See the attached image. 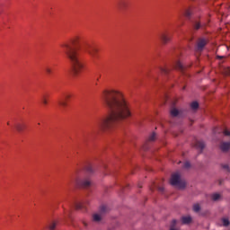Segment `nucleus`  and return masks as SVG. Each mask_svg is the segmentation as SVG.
Instances as JSON below:
<instances>
[{"label": "nucleus", "mask_w": 230, "mask_h": 230, "mask_svg": "<svg viewBox=\"0 0 230 230\" xmlns=\"http://www.w3.org/2000/svg\"><path fill=\"white\" fill-rule=\"evenodd\" d=\"M102 98L109 114L99 119L96 128H93L90 134H98L99 130L101 132H112L117 123L125 121L132 116L130 103L127 102L123 93L116 90H104Z\"/></svg>", "instance_id": "nucleus-1"}, {"label": "nucleus", "mask_w": 230, "mask_h": 230, "mask_svg": "<svg viewBox=\"0 0 230 230\" xmlns=\"http://www.w3.org/2000/svg\"><path fill=\"white\" fill-rule=\"evenodd\" d=\"M61 48L71 64L72 74L74 76H80L84 69V62H82L80 56L78 55V48H81L90 55L93 64H96L100 57L98 55L99 49L97 47L87 42L82 43L79 36H75L69 41L61 44Z\"/></svg>", "instance_id": "nucleus-2"}, {"label": "nucleus", "mask_w": 230, "mask_h": 230, "mask_svg": "<svg viewBox=\"0 0 230 230\" xmlns=\"http://www.w3.org/2000/svg\"><path fill=\"white\" fill-rule=\"evenodd\" d=\"M91 184L90 179L79 180L75 177L71 178L67 182V186H79L80 188H91Z\"/></svg>", "instance_id": "nucleus-3"}, {"label": "nucleus", "mask_w": 230, "mask_h": 230, "mask_svg": "<svg viewBox=\"0 0 230 230\" xmlns=\"http://www.w3.org/2000/svg\"><path fill=\"white\" fill-rule=\"evenodd\" d=\"M171 184L172 186H176L180 190H184L186 188V181L181 179V174L179 172H175L171 177Z\"/></svg>", "instance_id": "nucleus-4"}, {"label": "nucleus", "mask_w": 230, "mask_h": 230, "mask_svg": "<svg viewBox=\"0 0 230 230\" xmlns=\"http://www.w3.org/2000/svg\"><path fill=\"white\" fill-rule=\"evenodd\" d=\"M109 213V207L106 205H102L99 208V213H95L93 215V222H102V218H103V215Z\"/></svg>", "instance_id": "nucleus-5"}, {"label": "nucleus", "mask_w": 230, "mask_h": 230, "mask_svg": "<svg viewBox=\"0 0 230 230\" xmlns=\"http://www.w3.org/2000/svg\"><path fill=\"white\" fill-rule=\"evenodd\" d=\"M175 57H176V59L173 61L172 63V67L174 69H178V71H184V66H182V64L181 63V61H179V56L181 55V53L179 52V50H176L175 52Z\"/></svg>", "instance_id": "nucleus-6"}, {"label": "nucleus", "mask_w": 230, "mask_h": 230, "mask_svg": "<svg viewBox=\"0 0 230 230\" xmlns=\"http://www.w3.org/2000/svg\"><path fill=\"white\" fill-rule=\"evenodd\" d=\"M159 39L163 44H168L172 40V34L168 31H163L159 34Z\"/></svg>", "instance_id": "nucleus-7"}, {"label": "nucleus", "mask_w": 230, "mask_h": 230, "mask_svg": "<svg viewBox=\"0 0 230 230\" xmlns=\"http://www.w3.org/2000/svg\"><path fill=\"white\" fill-rule=\"evenodd\" d=\"M206 44H208V40L204 38L199 39L196 46V51H202L206 48Z\"/></svg>", "instance_id": "nucleus-8"}, {"label": "nucleus", "mask_w": 230, "mask_h": 230, "mask_svg": "<svg viewBox=\"0 0 230 230\" xmlns=\"http://www.w3.org/2000/svg\"><path fill=\"white\" fill-rule=\"evenodd\" d=\"M71 98V93H65L64 94V99H60L58 101V105L62 107V109H66L67 107V101Z\"/></svg>", "instance_id": "nucleus-9"}, {"label": "nucleus", "mask_w": 230, "mask_h": 230, "mask_svg": "<svg viewBox=\"0 0 230 230\" xmlns=\"http://www.w3.org/2000/svg\"><path fill=\"white\" fill-rule=\"evenodd\" d=\"M118 8L120 12H123L128 8V2L127 0H119L118 3Z\"/></svg>", "instance_id": "nucleus-10"}, {"label": "nucleus", "mask_w": 230, "mask_h": 230, "mask_svg": "<svg viewBox=\"0 0 230 230\" xmlns=\"http://www.w3.org/2000/svg\"><path fill=\"white\" fill-rule=\"evenodd\" d=\"M88 202H78V201H75L73 203L72 206H74V208H75V209H84L85 208V206H87Z\"/></svg>", "instance_id": "nucleus-11"}, {"label": "nucleus", "mask_w": 230, "mask_h": 230, "mask_svg": "<svg viewBox=\"0 0 230 230\" xmlns=\"http://www.w3.org/2000/svg\"><path fill=\"white\" fill-rule=\"evenodd\" d=\"M204 26H206V24H202V23H200V22H199L197 20H194L192 22L193 30L199 31V30H200V28H204Z\"/></svg>", "instance_id": "nucleus-12"}, {"label": "nucleus", "mask_w": 230, "mask_h": 230, "mask_svg": "<svg viewBox=\"0 0 230 230\" xmlns=\"http://www.w3.org/2000/svg\"><path fill=\"white\" fill-rule=\"evenodd\" d=\"M220 148H221L222 152H227V150H229V148H230V142L221 143Z\"/></svg>", "instance_id": "nucleus-13"}, {"label": "nucleus", "mask_w": 230, "mask_h": 230, "mask_svg": "<svg viewBox=\"0 0 230 230\" xmlns=\"http://www.w3.org/2000/svg\"><path fill=\"white\" fill-rule=\"evenodd\" d=\"M205 146H206V145L204 144V141H196L195 147L198 150H200V152H202V150H204Z\"/></svg>", "instance_id": "nucleus-14"}, {"label": "nucleus", "mask_w": 230, "mask_h": 230, "mask_svg": "<svg viewBox=\"0 0 230 230\" xmlns=\"http://www.w3.org/2000/svg\"><path fill=\"white\" fill-rule=\"evenodd\" d=\"M26 126L24 125V124H22V123H16L15 125H14V128H16V130L18 131V132H22L23 130H24V128H25Z\"/></svg>", "instance_id": "nucleus-15"}, {"label": "nucleus", "mask_w": 230, "mask_h": 230, "mask_svg": "<svg viewBox=\"0 0 230 230\" xmlns=\"http://www.w3.org/2000/svg\"><path fill=\"white\" fill-rule=\"evenodd\" d=\"M191 220L192 218L190 216H185L181 217L182 224H191Z\"/></svg>", "instance_id": "nucleus-16"}, {"label": "nucleus", "mask_w": 230, "mask_h": 230, "mask_svg": "<svg viewBox=\"0 0 230 230\" xmlns=\"http://www.w3.org/2000/svg\"><path fill=\"white\" fill-rule=\"evenodd\" d=\"M211 199H212V200L217 202V200H220L222 199V195H220L218 193H214V194H212Z\"/></svg>", "instance_id": "nucleus-17"}, {"label": "nucleus", "mask_w": 230, "mask_h": 230, "mask_svg": "<svg viewBox=\"0 0 230 230\" xmlns=\"http://www.w3.org/2000/svg\"><path fill=\"white\" fill-rule=\"evenodd\" d=\"M221 220H222V224H223L224 227H229V226H230L229 218L223 217Z\"/></svg>", "instance_id": "nucleus-18"}, {"label": "nucleus", "mask_w": 230, "mask_h": 230, "mask_svg": "<svg viewBox=\"0 0 230 230\" xmlns=\"http://www.w3.org/2000/svg\"><path fill=\"white\" fill-rule=\"evenodd\" d=\"M171 116L172 118H177V116H179V110L173 108L172 110H171Z\"/></svg>", "instance_id": "nucleus-19"}, {"label": "nucleus", "mask_w": 230, "mask_h": 230, "mask_svg": "<svg viewBox=\"0 0 230 230\" xmlns=\"http://www.w3.org/2000/svg\"><path fill=\"white\" fill-rule=\"evenodd\" d=\"M160 71L163 75H168V73H170V68H168V66L160 67Z\"/></svg>", "instance_id": "nucleus-20"}, {"label": "nucleus", "mask_w": 230, "mask_h": 230, "mask_svg": "<svg viewBox=\"0 0 230 230\" xmlns=\"http://www.w3.org/2000/svg\"><path fill=\"white\" fill-rule=\"evenodd\" d=\"M192 209L194 213H199L200 211V205L199 203L194 204Z\"/></svg>", "instance_id": "nucleus-21"}, {"label": "nucleus", "mask_w": 230, "mask_h": 230, "mask_svg": "<svg viewBox=\"0 0 230 230\" xmlns=\"http://www.w3.org/2000/svg\"><path fill=\"white\" fill-rule=\"evenodd\" d=\"M185 17H187L188 19H190V17H191V15H193V12H191V10L187 9L184 13Z\"/></svg>", "instance_id": "nucleus-22"}, {"label": "nucleus", "mask_w": 230, "mask_h": 230, "mask_svg": "<svg viewBox=\"0 0 230 230\" xmlns=\"http://www.w3.org/2000/svg\"><path fill=\"white\" fill-rule=\"evenodd\" d=\"M190 108L192 109V111H197V109H199V102H191Z\"/></svg>", "instance_id": "nucleus-23"}, {"label": "nucleus", "mask_w": 230, "mask_h": 230, "mask_svg": "<svg viewBox=\"0 0 230 230\" xmlns=\"http://www.w3.org/2000/svg\"><path fill=\"white\" fill-rule=\"evenodd\" d=\"M221 166H222L223 170H225V172H227V173H230L229 164H223Z\"/></svg>", "instance_id": "nucleus-24"}, {"label": "nucleus", "mask_w": 230, "mask_h": 230, "mask_svg": "<svg viewBox=\"0 0 230 230\" xmlns=\"http://www.w3.org/2000/svg\"><path fill=\"white\" fill-rule=\"evenodd\" d=\"M57 227V222H52L49 226V230H55V228Z\"/></svg>", "instance_id": "nucleus-25"}, {"label": "nucleus", "mask_w": 230, "mask_h": 230, "mask_svg": "<svg viewBox=\"0 0 230 230\" xmlns=\"http://www.w3.org/2000/svg\"><path fill=\"white\" fill-rule=\"evenodd\" d=\"M156 137L155 133H152L149 137H148V141H155Z\"/></svg>", "instance_id": "nucleus-26"}, {"label": "nucleus", "mask_w": 230, "mask_h": 230, "mask_svg": "<svg viewBox=\"0 0 230 230\" xmlns=\"http://www.w3.org/2000/svg\"><path fill=\"white\" fill-rule=\"evenodd\" d=\"M224 74L226 75V76H230V67H226L224 69Z\"/></svg>", "instance_id": "nucleus-27"}, {"label": "nucleus", "mask_w": 230, "mask_h": 230, "mask_svg": "<svg viewBox=\"0 0 230 230\" xmlns=\"http://www.w3.org/2000/svg\"><path fill=\"white\" fill-rule=\"evenodd\" d=\"M45 72L47 73V75H51L53 73V70L49 66H46Z\"/></svg>", "instance_id": "nucleus-28"}, {"label": "nucleus", "mask_w": 230, "mask_h": 230, "mask_svg": "<svg viewBox=\"0 0 230 230\" xmlns=\"http://www.w3.org/2000/svg\"><path fill=\"white\" fill-rule=\"evenodd\" d=\"M41 102H42L43 105H48V99H46V96L42 97Z\"/></svg>", "instance_id": "nucleus-29"}, {"label": "nucleus", "mask_w": 230, "mask_h": 230, "mask_svg": "<svg viewBox=\"0 0 230 230\" xmlns=\"http://www.w3.org/2000/svg\"><path fill=\"white\" fill-rule=\"evenodd\" d=\"M86 171H87L89 173H93V166L88 165V166L86 167Z\"/></svg>", "instance_id": "nucleus-30"}, {"label": "nucleus", "mask_w": 230, "mask_h": 230, "mask_svg": "<svg viewBox=\"0 0 230 230\" xmlns=\"http://www.w3.org/2000/svg\"><path fill=\"white\" fill-rule=\"evenodd\" d=\"M191 166V164H190V162H185L183 164L184 168H190Z\"/></svg>", "instance_id": "nucleus-31"}, {"label": "nucleus", "mask_w": 230, "mask_h": 230, "mask_svg": "<svg viewBox=\"0 0 230 230\" xmlns=\"http://www.w3.org/2000/svg\"><path fill=\"white\" fill-rule=\"evenodd\" d=\"M223 134H224L225 136H230V131L227 130V129H225V130L223 131Z\"/></svg>", "instance_id": "nucleus-32"}, {"label": "nucleus", "mask_w": 230, "mask_h": 230, "mask_svg": "<svg viewBox=\"0 0 230 230\" xmlns=\"http://www.w3.org/2000/svg\"><path fill=\"white\" fill-rule=\"evenodd\" d=\"M158 191H160V193H163L164 191V187H158Z\"/></svg>", "instance_id": "nucleus-33"}, {"label": "nucleus", "mask_w": 230, "mask_h": 230, "mask_svg": "<svg viewBox=\"0 0 230 230\" xmlns=\"http://www.w3.org/2000/svg\"><path fill=\"white\" fill-rule=\"evenodd\" d=\"M83 226H84V227H87V222L83 221Z\"/></svg>", "instance_id": "nucleus-34"}, {"label": "nucleus", "mask_w": 230, "mask_h": 230, "mask_svg": "<svg viewBox=\"0 0 230 230\" xmlns=\"http://www.w3.org/2000/svg\"><path fill=\"white\" fill-rule=\"evenodd\" d=\"M217 58L222 59V58H224V56H217Z\"/></svg>", "instance_id": "nucleus-35"}, {"label": "nucleus", "mask_w": 230, "mask_h": 230, "mask_svg": "<svg viewBox=\"0 0 230 230\" xmlns=\"http://www.w3.org/2000/svg\"><path fill=\"white\" fill-rule=\"evenodd\" d=\"M219 185H222V180H219Z\"/></svg>", "instance_id": "nucleus-36"}, {"label": "nucleus", "mask_w": 230, "mask_h": 230, "mask_svg": "<svg viewBox=\"0 0 230 230\" xmlns=\"http://www.w3.org/2000/svg\"><path fill=\"white\" fill-rule=\"evenodd\" d=\"M7 125H10V122H7Z\"/></svg>", "instance_id": "nucleus-37"}]
</instances>
